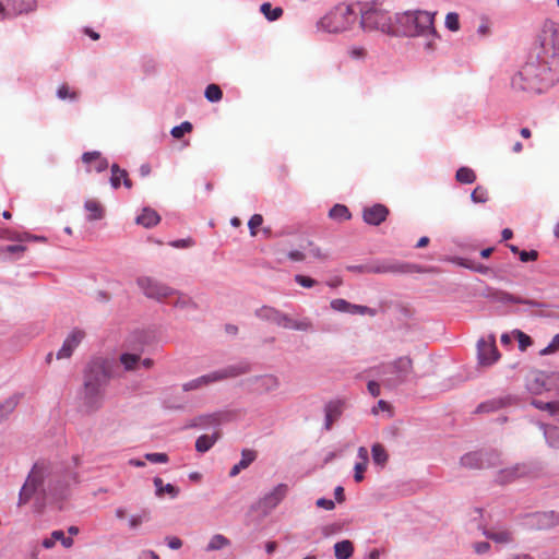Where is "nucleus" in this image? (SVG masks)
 Returning <instances> with one entry per match:
<instances>
[{"label":"nucleus","instance_id":"nucleus-26","mask_svg":"<svg viewBox=\"0 0 559 559\" xmlns=\"http://www.w3.org/2000/svg\"><path fill=\"white\" fill-rule=\"evenodd\" d=\"M282 314L283 312L281 310L271 306H262L261 308L255 310L257 318L263 321L274 323L276 325H280Z\"/></svg>","mask_w":559,"mask_h":559},{"label":"nucleus","instance_id":"nucleus-13","mask_svg":"<svg viewBox=\"0 0 559 559\" xmlns=\"http://www.w3.org/2000/svg\"><path fill=\"white\" fill-rule=\"evenodd\" d=\"M500 355L496 346V337L490 334L480 337L477 342V359L480 366H491L499 359Z\"/></svg>","mask_w":559,"mask_h":559},{"label":"nucleus","instance_id":"nucleus-10","mask_svg":"<svg viewBox=\"0 0 559 559\" xmlns=\"http://www.w3.org/2000/svg\"><path fill=\"white\" fill-rule=\"evenodd\" d=\"M540 44L539 55L551 60V63L559 62V27L556 23L547 21L544 23L538 36Z\"/></svg>","mask_w":559,"mask_h":559},{"label":"nucleus","instance_id":"nucleus-34","mask_svg":"<svg viewBox=\"0 0 559 559\" xmlns=\"http://www.w3.org/2000/svg\"><path fill=\"white\" fill-rule=\"evenodd\" d=\"M354 552L353 543L348 539L337 542L334 545V555L336 559H348Z\"/></svg>","mask_w":559,"mask_h":559},{"label":"nucleus","instance_id":"nucleus-24","mask_svg":"<svg viewBox=\"0 0 559 559\" xmlns=\"http://www.w3.org/2000/svg\"><path fill=\"white\" fill-rule=\"evenodd\" d=\"M542 430L548 447L559 449V427L545 425L540 421L535 423Z\"/></svg>","mask_w":559,"mask_h":559},{"label":"nucleus","instance_id":"nucleus-45","mask_svg":"<svg viewBox=\"0 0 559 559\" xmlns=\"http://www.w3.org/2000/svg\"><path fill=\"white\" fill-rule=\"evenodd\" d=\"M173 296H176L175 300L173 301V306L175 308H179V309H194L195 308V304L187 295L179 294L175 290V294Z\"/></svg>","mask_w":559,"mask_h":559},{"label":"nucleus","instance_id":"nucleus-7","mask_svg":"<svg viewBox=\"0 0 559 559\" xmlns=\"http://www.w3.org/2000/svg\"><path fill=\"white\" fill-rule=\"evenodd\" d=\"M357 20L358 2L352 4L340 3L318 21L317 27L320 31L336 34L350 29Z\"/></svg>","mask_w":559,"mask_h":559},{"label":"nucleus","instance_id":"nucleus-15","mask_svg":"<svg viewBox=\"0 0 559 559\" xmlns=\"http://www.w3.org/2000/svg\"><path fill=\"white\" fill-rule=\"evenodd\" d=\"M288 486L286 484L276 485L271 491L266 492L258 502L259 509L267 514L274 510L287 496Z\"/></svg>","mask_w":559,"mask_h":559},{"label":"nucleus","instance_id":"nucleus-18","mask_svg":"<svg viewBox=\"0 0 559 559\" xmlns=\"http://www.w3.org/2000/svg\"><path fill=\"white\" fill-rule=\"evenodd\" d=\"M85 334L79 329H74L64 340L61 348L57 352V359L71 357L74 349L80 345Z\"/></svg>","mask_w":559,"mask_h":559},{"label":"nucleus","instance_id":"nucleus-48","mask_svg":"<svg viewBox=\"0 0 559 559\" xmlns=\"http://www.w3.org/2000/svg\"><path fill=\"white\" fill-rule=\"evenodd\" d=\"M57 97L61 100L75 102L79 98V94L75 91H71L67 84H62L57 90Z\"/></svg>","mask_w":559,"mask_h":559},{"label":"nucleus","instance_id":"nucleus-39","mask_svg":"<svg viewBox=\"0 0 559 559\" xmlns=\"http://www.w3.org/2000/svg\"><path fill=\"white\" fill-rule=\"evenodd\" d=\"M260 12L270 22H274L283 15V9L281 7L273 8L270 2L262 3L260 7Z\"/></svg>","mask_w":559,"mask_h":559},{"label":"nucleus","instance_id":"nucleus-8","mask_svg":"<svg viewBox=\"0 0 559 559\" xmlns=\"http://www.w3.org/2000/svg\"><path fill=\"white\" fill-rule=\"evenodd\" d=\"M412 369L411 358L400 357L392 362L382 364L373 368V372L381 380L384 388L394 390L407 380Z\"/></svg>","mask_w":559,"mask_h":559},{"label":"nucleus","instance_id":"nucleus-27","mask_svg":"<svg viewBox=\"0 0 559 559\" xmlns=\"http://www.w3.org/2000/svg\"><path fill=\"white\" fill-rule=\"evenodd\" d=\"M231 546V540L221 533L212 535L204 548L206 552L224 550Z\"/></svg>","mask_w":559,"mask_h":559},{"label":"nucleus","instance_id":"nucleus-6","mask_svg":"<svg viewBox=\"0 0 559 559\" xmlns=\"http://www.w3.org/2000/svg\"><path fill=\"white\" fill-rule=\"evenodd\" d=\"M359 25L365 32L380 31L385 34L394 33L395 14H391L377 1L358 2Z\"/></svg>","mask_w":559,"mask_h":559},{"label":"nucleus","instance_id":"nucleus-22","mask_svg":"<svg viewBox=\"0 0 559 559\" xmlns=\"http://www.w3.org/2000/svg\"><path fill=\"white\" fill-rule=\"evenodd\" d=\"M221 424V415L219 414H206L201 415L191 420L188 427L191 428H209L214 427L217 428Z\"/></svg>","mask_w":559,"mask_h":559},{"label":"nucleus","instance_id":"nucleus-12","mask_svg":"<svg viewBox=\"0 0 559 559\" xmlns=\"http://www.w3.org/2000/svg\"><path fill=\"white\" fill-rule=\"evenodd\" d=\"M370 273L372 274H408L418 272V266L415 264L397 261V260H381L369 264Z\"/></svg>","mask_w":559,"mask_h":559},{"label":"nucleus","instance_id":"nucleus-42","mask_svg":"<svg viewBox=\"0 0 559 559\" xmlns=\"http://www.w3.org/2000/svg\"><path fill=\"white\" fill-rule=\"evenodd\" d=\"M371 455L373 463L379 466H384L389 457L385 449L380 443H376L371 447Z\"/></svg>","mask_w":559,"mask_h":559},{"label":"nucleus","instance_id":"nucleus-60","mask_svg":"<svg viewBox=\"0 0 559 559\" xmlns=\"http://www.w3.org/2000/svg\"><path fill=\"white\" fill-rule=\"evenodd\" d=\"M316 506L318 508H321V509H324V510H328V511H331L335 508V502L331 499H326V498H319L317 501H316Z\"/></svg>","mask_w":559,"mask_h":559},{"label":"nucleus","instance_id":"nucleus-28","mask_svg":"<svg viewBox=\"0 0 559 559\" xmlns=\"http://www.w3.org/2000/svg\"><path fill=\"white\" fill-rule=\"evenodd\" d=\"M82 160L87 165L93 164V167L97 173H102L108 167L107 159L102 157V154L98 151L85 152L82 155Z\"/></svg>","mask_w":559,"mask_h":559},{"label":"nucleus","instance_id":"nucleus-37","mask_svg":"<svg viewBox=\"0 0 559 559\" xmlns=\"http://www.w3.org/2000/svg\"><path fill=\"white\" fill-rule=\"evenodd\" d=\"M507 402H508V400H503V399L489 400L484 403H480L477 406L475 412L476 413H492V412H496V411L500 409L501 407H503L507 404Z\"/></svg>","mask_w":559,"mask_h":559},{"label":"nucleus","instance_id":"nucleus-25","mask_svg":"<svg viewBox=\"0 0 559 559\" xmlns=\"http://www.w3.org/2000/svg\"><path fill=\"white\" fill-rule=\"evenodd\" d=\"M221 433L216 429L211 435H202L195 441V450L199 453H205L210 451L213 445L219 440Z\"/></svg>","mask_w":559,"mask_h":559},{"label":"nucleus","instance_id":"nucleus-56","mask_svg":"<svg viewBox=\"0 0 559 559\" xmlns=\"http://www.w3.org/2000/svg\"><path fill=\"white\" fill-rule=\"evenodd\" d=\"M263 223V217L262 215L260 214H253L249 222H248V227L250 229V235L251 236H255L257 235V228L260 227Z\"/></svg>","mask_w":559,"mask_h":559},{"label":"nucleus","instance_id":"nucleus-38","mask_svg":"<svg viewBox=\"0 0 559 559\" xmlns=\"http://www.w3.org/2000/svg\"><path fill=\"white\" fill-rule=\"evenodd\" d=\"M502 302H511V304H523L528 305L531 307L542 308L544 307V304L532 300V299H524L520 297H515L509 293H500V298Z\"/></svg>","mask_w":559,"mask_h":559},{"label":"nucleus","instance_id":"nucleus-55","mask_svg":"<svg viewBox=\"0 0 559 559\" xmlns=\"http://www.w3.org/2000/svg\"><path fill=\"white\" fill-rule=\"evenodd\" d=\"M145 459L153 464H165L168 462V455L166 453H146Z\"/></svg>","mask_w":559,"mask_h":559},{"label":"nucleus","instance_id":"nucleus-47","mask_svg":"<svg viewBox=\"0 0 559 559\" xmlns=\"http://www.w3.org/2000/svg\"><path fill=\"white\" fill-rule=\"evenodd\" d=\"M329 216L333 219L346 221L350 218V213L345 205L335 204L329 212Z\"/></svg>","mask_w":559,"mask_h":559},{"label":"nucleus","instance_id":"nucleus-3","mask_svg":"<svg viewBox=\"0 0 559 559\" xmlns=\"http://www.w3.org/2000/svg\"><path fill=\"white\" fill-rule=\"evenodd\" d=\"M393 35L418 38L424 50L432 52L439 39L435 28V13L425 10L395 13Z\"/></svg>","mask_w":559,"mask_h":559},{"label":"nucleus","instance_id":"nucleus-52","mask_svg":"<svg viewBox=\"0 0 559 559\" xmlns=\"http://www.w3.org/2000/svg\"><path fill=\"white\" fill-rule=\"evenodd\" d=\"M192 131V123L189 121H183L179 126H176L171 129L170 134L175 139L182 138L186 133H189Z\"/></svg>","mask_w":559,"mask_h":559},{"label":"nucleus","instance_id":"nucleus-35","mask_svg":"<svg viewBox=\"0 0 559 559\" xmlns=\"http://www.w3.org/2000/svg\"><path fill=\"white\" fill-rule=\"evenodd\" d=\"M484 535L499 544H509L513 542L512 533L508 530L485 531Z\"/></svg>","mask_w":559,"mask_h":559},{"label":"nucleus","instance_id":"nucleus-33","mask_svg":"<svg viewBox=\"0 0 559 559\" xmlns=\"http://www.w3.org/2000/svg\"><path fill=\"white\" fill-rule=\"evenodd\" d=\"M461 465L467 468H481L484 461H483V453L480 452H469L464 454L461 457Z\"/></svg>","mask_w":559,"mask_h":559},{"label":"nucleus","instance_id":"nucleus-41","mask_svg":"<svg viewBox=\"0 0 559 559\" xmlns=\"http://www.w3.org/2000/svg\"><path fill=\"white\" fill-rule=\"evenodd\" d=\"M151 513L148 510H142L139 513L131 514L128 518V526L130 530L139 528L143 523L150 521Z\"/></svg>","mask_w":559,"mask_h":559},{"label":"nucleus","instance_id":"nucleus-64","mask_svg":"<svg viewBox=\"0 0 559 559\" xmlns=\"http://www.w3.org/2000/svg\"><path fill=\"white\" fill-rule=\"evenodd\" d=\"M138 559H160V558L155 551L145 549L139 554Z\"/></svg>","mask_w":559,"mask_h":559},{"label":"nucleus","instance_id":"nucleus-32","mask_svg":"<svg viewBox=\"0 0 559 559\" xmlns=\"http://www.w3.org/2000/svg\"><path fill=\"white\" fill-rule=\"evenodd\" d=\"M259 388L264 392H272L280 388V380L274 374H264L255 378Z\"/></svg>","mask_w":559,"mask_h":559},{"label":"nucleus","instance_id":"nucleus-50","mask_svg":"<svg viewBox=\"0 0 559 559\" xmlns=\"http://www.w3.org/2000/svg\"><path fill=\"white\" fill-rule=\"evenodd\" d=\"M204 96L209 102L216 103L222 99L223 93L218 85L210 84L205 88Z\"/></svg>","mask_w":559,"mask_h":559},{"label":"nucleus","instance_id":"nucleus-59","mask_svg":"<svg viewBox=\"0 0 559 559\" xmlns=\"http://www.w3.org/2000/svg\"><path fill=\"white\" fill-rule=\"evenodd\" d=\"M367 469L365 463H356L354 466V479L356 483H360L364 479V473Z\"/></svg>","mask_w":559,"mask_h":559},{"label":"nucleus","instance_id":"nucleus-43","mask_svg":"<svg viewBox=\"0 0 559 559\" xmlns=\"http://www.w3.org/2000/svg\"><path fill=\"white\" fill-rule=\"evenodd\" d=\"M84 207L87 212H90L87 216L88 221H97L103 218V209L98 202L94 200H87L84 204Z\"/></svg>","mask_w":559,"mask_h":559},{"label":"nucleus","instance_id":"nucleus-29","mask_svg":"<svg viewBox=\"0 0 559 559\" xmlns=\"http://www.w3.org/2000/svg\"><path fill=\"white\" fill-rule=\"evenodd\" d=\"M160 221V216L158 213L151 209V207H144L142 210V213L136 217L135 222L136 224L145 227L151 228L157 225Z\"/></svg>","mask_w":559,"mask_h":559},{"label":"nucleus","instance_id":"nucleus-20","mask_svg":"<svg viewBox=\"0 0 559 559\" xmlns=\"http://www.w3.org/2000/svg\"><path fill=\"white\" fill-rule=\"evenodd\" d=\"M527 473H528V468L526 465L516 464L514 466L506 467V468L501 469L498 473L497 481L500 484L510 483L519 477H523V476L527 475Z\"/></svg>","mask_w":559,"mask_h":559},{"label":"nucleus","instance_id":"nucleus-30","mask_svg":"<svg viewBox=\"0 0 559 559\" xmlns=\"http://www.w3.org/2000/svg\"><path fill=\"white\" fill-rule=\"evenodd\" d=\"M324 428L330 430L333 423L338 419L342 414V404L340 402H331L325 406Z\"/></svg>","mask_w":559,"mask_h":559},{"label":"nucleus","instance_id":"nucleus-40","mask_svg":"<svg viewBox=\"0 0 559 559\" xmlns=\"http://www.w3.org/2000/svg\"><path fill=\"white\" fill-rule=\"evenodd\" d=\"M120 362L123 366L126 371L136 370L138 367L140 366V355L131 354V353H123L120 356Z\"/></svg>","mask_w":559,"mask_h":559},{"label":"nucleus","instance_id":"nucleus-51","mask_svg":"<svg viewBox=\"0 0 559 559\" xmlns=\"http://www.w3.org/2000/svg\"><path fill=\"white\" fill-rule=\"evenodd\" d=\"M331 308L337 312L352 313V304L345 299L336 298L330 302Z\"/></svg>","mask_w":559,"mask_h":559},{"label":"nucleus","instance_id":"nucleus-17","mask_svg":"<svg viewBox=\"0 0 559 559\" xmlns=\"http://www.w3.org/2000/svg\"><path fill=\"white\" fill-rule=\"evenodd\" d=\"M278 326L299 332H314V324L310 318L302 317L300 319H293L284 312Z\"/></svg>","mask_w":559,"mask_h":559},{"label":"nucleus","instance_id":"nucleus-62","mask_svg":"<svg viewBox=\"0 0 559 559\" xmlns=\"http://www.w3.org/2000/svg\"><path fill=\"white\" fill-rule=\"evenodd\" d=\"M519 257L522 262L535 261L538 257V252L536 250H522L521 252H519Z\"/></svg>","mask_w":559,"mask_h":559},{"label":"nucleus","instance_id":"nucleus-4","mask_svg":"<svg viewBox=\"0 0 559 559\" xmlns=\"http://www.w3.org/2000/svg\"><path fill=\"white\" fill-rule=\"evenodd\" d=\"M558 80L559 62L551 63V60L538 53L512 78L511 85L519 91L543 93Z\"/></svg>","mask_w":559,"mask_h":559},{"label":"nucleus","instance_id":"nucleus-23","mask_svg":"<svg viewBox=\"0 0 559 559\" xmlns=\"http://www.w3.org/2000/svg\"><path fill=\"white\" fill-rule=\"evenodd\" d=\"M255 459H257L255 451L249 450V449H243L241 451L240 461L231 467V469L229 471V476L236 477L242 469L249 467V465L251 463H253Z\"/></svg>","mask_w":559,"mask_h":559},{"label":"nucleus","instance_id":"nucleus-14","mask_svg":"<svg viewBox=\"0 0 559 559\" xmlns=\"http://www.w3.org/2000/svg\"><path fill=\"white\" fill-rule=\"evenodd\" d=\"M524 525L532 530H549L559 525V513L556 511L534 512L524 518Z\"/></svg>","mask_w":559,"mask_h":559},{"label":"nucleus","instance_id":"nucleus-21","mask_svg":"<svg viewBox=\"0 0 559 559\" xmlns=\"http://www.w3.org/2000/svg\"><path fill=\"white\" fill-rule=\"evenodd\" d=\"M57 542H60L64 548H70L73 545L72 537H67L64 532L61 530L53 531L49 537H45L41 542V546L45 549H51Z\"/></svg>","mask_w":559,"mask_h":559},{"label":"nucleus","instance_id":"nucleus-57","mask_svg":"<svg viewBox=\"0 0 559 559\" xmlns=\"http://www.w3.org/2000/svg\"><path fill=\"white\" fill-rule=\"evenodd\" d=\"M294 280L297 284H299L300 286H302L305 288H312L317 284L316 280H313L309 276L301 275V274H296Z\"/></svg>","mask_w":559,"mask_h":559},{"label":"nucleus","instance_id":"nucleus-36","mask_svg":"<svg viewBox=\"0 0 559 559\" xmlns=\"http://www.w3.org/2000/svg\"><path fill=\"white\" fill-rule=\"evenodd\" d=\"M22 394H13L0 404V419L5 418L17 406Z\"/></svg>","mask_w":559,"mask_h":559},{"label":"nucleus","instance_id":"nucleus-49","mask_svg":"<svg viewBox=\"0 0 559 559\" xmlns=\"http://www.w3.org/2000/svg\"><path fill=\"white\" fill-rule=\"evenodd\" d=\"M122 177H126V170L119 168L117 164L111 166L110 185L114 189H118L121 185Z\"/></svg>","mask_w":559,"mask_h":559},{"label":"nucleus","instance_id":"nucleus-53","mask_svg":"<svg viewBox=\"0 0 559 559\" xmlns=\"http://www.w3.org/2000/svg\"><path fill=\"white\" fill-rule=\"evenodd\" d=\"M471 199L474 203H485L488 200V192L484 187L477 186L472 192Z\"/></svg>","mask_w":559,"mask_h":559},{"label":"nucleus","instance_id":"nucleus-16","mask_svg":"<svg viewBox=\"0 0 559 559\" xmlns=\"http://www.w3.org/2000/svg\"><path fill=\"white\" fill-rule=\"evenodd\" d=\"M36 0H0V20L27 13L35 9Z\"/></svg>","mask_w":559,"mask_h":559},{"label":"nucleus","instance_id":"nucleus-5","mask_svg":"<svg viewBox=\"0 0 559 559\" xmlns=\"http://www.w3.org/2000/svg\"><path fill=\"white\" fill-rule=\"evenodd\" d=\"M558 80L559 62L551 63V60L538 53L512 78L511 85L519 91L543 93Z\"/></svg>","mask_w":559,"mask_h":559},{"label":"nucleus","instance_id":"nucleus-2","mask_svg":"<svg viewBox=\"0 0 559 559\" xmlns=\"http://www.w3.org/2000/svg\"><path fill=\"white\" fill-rule=\"evenodd\" d=\"M108 360L93 358L84 369L83 388L80 391V407L86 413L99 409L104 403L107 385L110 381Z\"/></svg>","mask_w":559,"mask_h":559},{"label":"nucleus","instance_id":"nucleus-19","mask_svg":"<svg viewBox=\"0 0 559 559\" xmlns=\"http://www.w3.org/2000/svg\"><path fill=\"white\" fill-rule=\"evenodd\" d=\"M389 210L383 204H374L364 209L362 218L368 225L378 226L386 219Z\"/></svg>","mask_w":559,"mask_h":559},{"label":"nucleus","instance_id":"nucleus-58","mask_svg":"<svg viewBox=\"0 0 559 559\" xmlns=\"http://www.w3.org/2000/svg\"><path fill=\"white\" fill-rule=\"evenodd\" d=\"M559 350V333L556 334L551 342L546 346L544 349L540 350L542 355H549L551 353H555Z\"/></svg>","mask_w":559,"mask_h":559},{"label":"nucleus","instance_id":"nucleus-63","mask_svg":"<svg viewBox=\"0 0 559 559\" xmlns=\"http://www.w3.org/2000/svg\"><path fill=\"white\" fill-rule=\"evenodd\" d=\"M374 314V311L367 306L354 305L352 304V313L350 314Z\"/></svg>","mask_w":559,"mask_h":559},{"label":"nucleus","instance_id":"nucleus-9","mask_svg":"<svg viewBox=\"0 0 559 559\" xmlns=\"http://www.w3.org/2000/svg\"><path fill=\"white\" fill-rule=\"evenodd\" d=\"M250 368L248 364L231 365L225 368L212 371L207 374H203L199 378L192 379L182 384V391H195L209 384L228 379L235 378L240 374L249 372Z\"/></svg>","mask_w":559,"mask_h":559},{"label":"nucleus","instance_id":"nucleus-31","mask_svg":"<svg viewBox=\"0 0 559 559\" xmlns=\"http://www.w3.org/2000/svg\"><path fill=\"white\" fill-rule=\"evenodd\" d=\"M155 493L157 497H162L164 493L170 496V498L175 499L179 495V488L174 486L173 484H164L163 479L159 477H155L154 480Z\"/></svg>","mask_w":559,"mask_h":559},{"label":"nucleus","instance_id":"nucleus-46","mask_svg":"<svg viewBox=\"0 0 559 559\" xmlns=\"http://www.w3.org/2000/svg\"><path fill=\"white\" fill-rule=\"evenodd\" d=\"M455 178L461 183H473L476 180V175L473 169L461 167L456 170Z\"/></svg>","mask_w":559,"mask_h":559},{"label":"nucleus","instance_id":"nucleus-44","mask_svg":"<svg viewBox=\"0 0 559 559\" xmlns=\"http://www.w3.org/2000/svg\"><path fill=\"white\" fill-rule=\"evenodd\" d=\"M532 405L540 411L548 412L551 416L559 415V402H543L533 400Z\"/></svg>","mask_w":559,"mask_h":559},{"label":"nucleus","instance_id":"nucleus-54","mask_svg":"<svg viewBox=\"0 0 559 559\" xmlns=\"http://www.w3.org/2000/svg\"><path fill=\"white\" fill-rule=\"evenodd\" d=\"M444 24L449 31H452V32L459 31L460 29L459 14L455 12L448 13L445 16Z\"/></svg>","mask_w":559,"mask_h":559},{"label":"nucleus","instance_id":"nucleus-1","mask_svg":"<svg viewBox=\"0 0 559 559\" xmlns=\"http://www.w3.org/2000/svg\"><path fill=\"white\" fill-rule=\"evenodd\" d=\"M69 483L61 468L50 462H36L19 492L17 506L22 507L34 501L37 510L48 502L59 500L64 496Z\"/></svg>","mask_w":559,"mask_h":559},{"label":"nucleus","instance_id":"nucleus-11","mask_svg":"<svg viewBox=\"0 0 559 559\" xmlns=\"http://www.w3.org/2000/svg\"><path fill=\"white\" fill-rule=\"evenodd\" d=\"M136 285L147 298L157 301H163L175 294V289L151 276L138 277Z\"/></svg>","mask_w":559,"mask_h":559},{"label":"nucleus","instance_id":"nucleus-61","mask_svg":"<svg viewBox=\"0 0 559 559\" xmlns=\"http://www.w3.org/2000/svg\"><path fill=\"white\" fill-rule=\"evenodd\" d=\"M382 385L381 383V380L380 381H376V380H370L367 384V389L369 391V393L373 396V397H377L380 395V386Z\"/></svg>","mask_w":559,"mask_h":559}]
</instances>
